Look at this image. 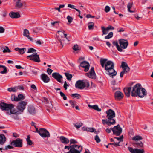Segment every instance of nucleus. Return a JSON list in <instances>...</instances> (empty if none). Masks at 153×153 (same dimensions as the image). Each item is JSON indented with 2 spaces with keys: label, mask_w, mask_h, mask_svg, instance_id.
Here are the masks:
<instances>
[{
  "label": "nucleus",
  "mask_w": 153,
  "mask_h": 153,
  "mask_svg": "<svg viewBox=\"0 0 153 153\" xmlns=\"http://www.w3.org/2000/svg\"><path fill=\"white\" fill-rule=\"evenodd\" d=\"M100 63L102 68H104L110 76L113 77L116 75L117 72L114 69V64L111 61H108L107 59L101 58Z\"/></svg>",
  "instance_id": "obj_1"
},
{
  "label": "nucleus",
  "mask_w": 153,
  "mask_h": 153,
  "mask_svg": "<svg viewBox=\"0 0 153 153\" xmlns=\"http://www.w3.org/2000/svg\"><path fill=\"white\" fill-rule=\"evenodd\" d=\"M141 87L140 84H137L133 87L131 93L132 96H138L140 97L143 98L147 95V92L146 90Z\"/></svg>",
  "instance_id": "obj_2"
},
{
  "label": "nucleus",
  "mask_w": 153,
  "mask_h": 153,
  "mask_svg": "<svg viewBox=\"0 0 153 153\" xmlns=\"http://www.w3.org/2000/svg\"><path fill=\"white\" fill-rule=\"evenodd\" d=\"M14 105L11 104H7L4 102L0 103V108L2 111H7L6 113L8 115L16 114L17 112L15 110H12L14 108Z\"/></svg>",
  "instance_id": "obj_3"
},
{
  "label": "nucleus",
  "mask_w": 153,
  "mask_h": 153,
  "mask_svg": "<svg viewBox=\"0 0 153 153\" xmlns=\"http://www.w3.org/2000/svg\"><path fill=\"white\" fill-rule=\"evenodd\" d=\"M64 31H58L56 35L57 40L60 43L61 45L63 46V45L66 44L65 41H67L68 39L67 37V34L64 33Z\"/></svg>",
  "instance_id": "obj_4"
},
{
  "label": "nucleus",
  "mask_w": 153,
  "mask_h": 153,
  "mask_svg": "<svg viewBox=\"0 0 153 153\" xmlns=\"http://www.w3.org/2000/svg\"><path fill=\"white\" fill-rule=\"evenodd\" d=\"M107 114L106 117L109 121L112 122L114 124L116 123L115 119L114 118L115 117V114L114 111L111 109H109L106 111Z\"/></svg>",
  "instance_id": "obj_5"
},
{
  "label": "nucleus",
  "mask_w": 153,
  "mask_h": 153,
  "mask_svg": "<svg viewBox=\"0 0 153 153\" xmlns=\"http://www.w3.org/2000/svg\"><path fill=\"white\" fill-rule=\"evenodd\" d=\"M75 86L77 89H82L85 87H88L89 86V84L88 81L84 82L82 81L79 80L76 82Z\"/></svg>",
  "instance_id": "obj_6"
},
{
  "label": "nucleus",
  "mask_w": 153,
  "mask_h": 153,
  "mask_svg": "<svg viewBox=\"0 0 153 153\" xmlns=\"http://www.w3.org/2000/svg\"><path fill=\"white\" fill-rule=\"evenodd\" d=\"M71 149L66 153H80L82 149V147L74 144L71 146Z\"/></svg>",
  "instance_id": "obj_7"
},
{
  "label": "nucleus",
  "mask_w": 153,
  "mask_h": 153,
  "mask_svg": "<svg viewBox=\"0 0 153 153\" xmlns=\"http://www.w3.org/2000/svg\"><path fill=\"white\" fill-rule=\"evenodd\" d=\"M27 104V102L25 101H21L18 103L17 107V109L20 114H21L23 112Z\"/></svg>",
  "instance_id": "obj_8"
},
{
  "label": "nucleus",
  "mask_w": 153,
  "mask_h": 153,
  "mask_svg": "<svg viewBox=\"0 0 153 153\" xmlns=\"http://www.w3.org/2000/svg\"><path fill=\"white\" fill-rule=\"evenodd\" d=\"M39 134L42 137L46 138L50 137L49 132L45 129L40 128L39 130Z\"/></svg>",
  "instance_id": "obj_9"
},
{
  "label": "nucleus",
  "mask_w": 153,
  "mask_h": 153,
  "mask_svg": "<svg viewBox=\"0 0 153 153\" xmlns=\"http://www.w3.org/2000/svg\"><path fill=\"white\" fill-rule=\"evenodd\" d=\"M111 129H112L113 134L116 136L120 135L122 132V128L119 124Z\"/></svg>",
  "instance_id": "obj_10"
},
{
  "label": "nucleus",
  "mask_w": 153,
  "mask_h": 153,
  "mask_svg": "<svg viewBox=\"0 0 153 153\" xmlns=\"http://www.w3.org/2000/svg\"><path fill=\"white\" fill-rule=\"evenodd\" d=\"M27 58L37 62H40L39 55L36 53H33L30 55L28 56H27Z\"/></svg>",
  "instance_id": "obj_11"
},
{
  "label": "nucleus",
  "mask_w": 153,
  "mask_h": 153,
  "mask_svg": "<svg viewBox=\"0 0 153 153\" xmlns=\"http://www.w3.org/2000/svg\"><path fill=\"white\" fill-rule=\"evenodd\" d=\"M22 139L18 138L12 141L11 143V144L16 147H22Z\"/></svg>",
  "instance_id": "obj_12"
},
{
  "label": "nucleus",
  "mask_w": 153,
  "mask_h": 153,
  "mask_svg": "<svg viewBox=\"0 0 153 153\" xmlns=\"http://www.w3.org/2000/svg\"><path fill=\"white\" fill-rule=\"evenodd\" d=\"M120 48L123 49L126 48L128 45V41L124 39H120L119 40Z\"/></svg>",
  "instance_id": "obj_13"
},
{
  "label": "nucleus",
  "mask_w": 153,
  "mask_h": 153,
  "mask_svg": "<svg viewBox=\"0 0 153 153\" xmlns=\"http://www.w3.org/2000/svg\"><path fill=\"white\" fill-rule=\"evenodd\" d=\"M85 75L89 78L93 79H95L96 78V75L94 67H91L89 72L86 73Z\"/></svg>",
  "instance_id": "obj_14"
},
{
  "label": "nucleus",
  "mask_w": 153,
  "mask_h": 153,
  "mask_svg": "<svg viewBox=\"0 0 153 153\" xmlns=\"http://www.w3.org/2000/svg\"><path fill=\"white\" fill-rule=\"evenodd\" d=\"M52 77L60 83L61 82L62 76L57 72L53 73L52 74Z\"/></svg>",
  "instance_id": "obj_15"
},
{
  "label": "nucleus",
  "mask_w": 153,
  "mask_h": 153,
  "mask_svg": "<svg viewBox=\"0 0 153 153\" xmlns=\"http://www.w3.org/2000/svg\"><path fill=\"white\" fill-rule=\"evenodd\" d=\"M123 97V94L120 91H117L114 93L115 98L117 100H119L122 99Z\"/></svg>",
  "instance_id": "obj_16"
},
{
  "label": "nucleus",
  "mask_w": 153,
  "mask_h": 153,
  "mask_svg": "<svg viewBox=\"0 0 153 153\" xmlns=\"http://www.w3.org/2000/svg\"><path fill=\"white\" fill-rule=\"evenodd\" d=\"M81 67L84 68V71L85 72L88 71L89 70L90 65L88 62L86 61H83L80 65Z\"/></svg>",
  "instance_id": "obj_17"
},
{
  "label": "nucleus",
  "mask_w": 153,
  "mask_h": 153,
  "mask_svg": "<svg viewBox=\"0 0 153 153\" xmlns=\"http://www.w3.org/2000/svg\"><path fill=\"white\" fill-rule=\"evenodd\" d=\"M41 79L45 83H48L50 79L48 76L45 74H43L41 75Z\"/></svg>",
  "instance_id": "obj_18"
},
{
  "label": "nucleus",
  "mask_w": 153,
  "mask_h": 153,
  "mask_svg": "<svg viewBox=\"0 0 153 153\" xmlns=\"http://www.w3.org/2000/svg\"><path fill=\"white\" fill-rule=\"evenodd\" d=\"M9 16L12 18H17L20 17V15L18 12H10L9 14Z\"/></svg>",
  "instance_id": "obj_19"
},
{
  "label": "nucleus",
  "mask_w": 153,
  "mask_h": 153,
  "mask_svg": "<svg viewBox=\"0 0 153 153\" xmlns=\"http://www.w3.org/2000/svg\"><path fill=\"white\" fill-rule=\"evenodd\" d=\"M60 139L61 143L64 144H67L69 143L70 142L68 139L63 136H61Z\"/></svg>",
  "instance_id": "obj_20"
},
{
  "label": "nucleus",
  "mask_w": 153,
  "mask_h": 153,
  "mask_svg": "<svg viewBox=\"0 0 153 153\" xmlns=\"http://www.w3.org/2000/svg\"><path fill=\"white\" fill-rule=\"evenodd\" d=\"M28 111L30 114H34L36 113L34 108L32 105H29L28 108Z\"/></svg>",
  "instance_id": "obj_21"
},
{
  "label": "nucleus",
  "mask_w": 153,
  "mask_h": 153,
  "mask_svg": "<svg viewBox=\"0 0 153 153\" xmlns=\"http://www.w3.org/2000/svg\"><path fill=\"white\" fill-rule=\"evenodd\" d=\"M123 70L120 72V76L121 77H123L124 74L125 73H128L130 71V68L128 67L126 68H123Z\"/></svg>",
  "instance_id": "obj_22"
},
{
  "label": "nucleus",
  "mask_w": 153,
  "mask_h": 153,
  "mask_svg": "<svg viewBox=\"0 0 153 153\" xmlns=\"http://www.w3.org/2000/svg\"><path fill=\"white\" fill-rule=\"evenodd\" d=\"M134 146L139 148H143V144L142 142L139 141L134 143Z\"/></svg>",
  "instance_id": "obj_23"
},
{
  "label": "nucleus",
  "mask_w": 153,
  "mask_h": 153,
  "mask_svg": "<svg viewBox=\"0 0 153 153\" xmlns=\"http://www.w3.org/2000/svg\"><path fill=\"white\" fill-rule=\"evenodd\" d=\"M131 87H126L123 89V91L125 95L128 97L130 95V92L131 91Z\"/></svg>",
  "instance_id": "obj_24"
},
{
  "label": "nucleus",
  "mask_w": 153,
  "mask_h": 153,
  "mask_svg": "<svg viewBox=\"0 0 153 153\" xmlns=\"http://www.w3.org/2000/svg\"><path fill=\"white\" fill-rule=\"evenodd\" d=\"M6 138L3 134H0V144H3L6 141Z\"/></svg>",
  "instance_id": "obj_25"
},
{
  "label": "nucleus",
  "mask_w": 153,
  "mask_h": 153,
  "mask_svg": "<svg viewBox=\"0 0 153 153\" xmlns=\"http://www.w3.org/2000/svg\"><path fill=\"white\" fill-rule=\"evenodd\" d=\"M102 123L103 125H105V124H107L108 126H110L112 125H114L112 122L108 120V119H102Z\"/></svg>",
  "instance_id": "obj_26"
},
{
  "label": "nucleus",
  "mask_w": 153,
  "mask_h": 153,
  "mask_svg": "<svg viewBox=\"0 0 153 153\" xmlns=\"http://www.w3.org/2000/svg\"><path fill=\"white\" fill-rule=\"evenodd\" d=\"M88 106L90 108L93 109L98 111L100 112L101 111V108H99L98 107V105H88Z\"/></svg>",
  "instance_id": "obj_27"
},
{
  "label": "nucleus",
  "mask_w": 153,
  "mask_h": 153,
  "mask_svg": "<svg viewBox=\"0 0 153 153\" xmlns=\"http://www.w3.org/2000/svg\"><path fill=\"white\" fill-rule=\"evenodd\" d=\"M7 72V68L4 66L0 65V73L4 74Z\"/></svg>",
  "instance_id": "obj_28"
},
{
  "label": "nucleus",
  "mask_w": 153,
  "mask_h": 153,
  "mask_svg": "<svg viewBox=\"0 0 153 153\" xmlns=\"http://www.w3.org/2000/svg\"><path fill=\"white\" fill-rule=\"evenodd\" d=\"M112 43L114 46H116V48L118 51L120 52H122L123 51V49L120 48V46L118 45L117 42V41H113Z\"/></svg>",
  "instance_id": "obj_29"
},
{
  "label": "nucleus",
  "mask_w": 153,
  "mask_h": 153,
  "mask_svg": "<svg viewBox=\"0 0 153 153\" xmlns=\"http://www.w3.org/2000/svg\"><path fill=\"white\" fill-rule=\"evenodd\" d=\"M23 6V4L21 3L20 0H18L16 3L15 7L16 9L22 8Z\"/></svg>",
  "instance_id": "obj_30"
},
{
  "label": "nucleus",
  "mask_w": 153,
  "mask_h": 153,
  "mask_svg": "<svg viewBox=\"0 0 153 153\" xmlns=\"http://www.w3.org/2000/svg\"><path fill=\"white\" fill-rule=\"evenodd\" d=\"M15 50L16 51H18L20 54H23L26 51V48H25L20 49L18 48H16Z\"/></svg>",
  "instance_id": "obj_31"
},
{
  "label": "nucleus",
  "mask_w": 153,
  "mask_h": 153,
  "mask_svg": "<svg viewBox=\"0 0 153 153\" xmlns=\"http://www.w3.org/2000/svg\"><path fill=\"white\" fill-rule=\"evenodd\" d=\"M142 139V138L141 136L139 135H137L134 137L132 138V140H133L135 141L136 142L139 141V140Z\"/></svg>",
  "instance_id": "obj_32"
},
{
  "label": "nucleus",
  "mask_w": 153,
  "mask_h": 153,
  "mask_svg": "<svg viewBox=\"0 0 153 153\" xmlns=\"http://www.w3.org/2000/svg\"><path fill=\"white\" fill-rule=\"evenodd\" d=\"M133 4V2H130L127 5V7L128 8V12H129L131 13H134V11H131L130 10Z\"/></svg>",
  "instance_id": "obj_33"
},
{
  "label": "nucleus",
  "mask_w": 153,
  "mask_h": 153,
  "mask_svg": "<svg viewBox=\"0 0 153 153\" xmlns=\"http://www.w3.org/2000/svg\"><path fill=\"white\" fill-rule=\"evenodd\" d=\"M82 123L81 122H78L76 123L73 124L74 126L77 129L79 128L82 125Z\"/></svg>",
  "instance_id": "obj_34"
},
{
  "label": "nucleus",
  "mask_w": 153,
  "mask_h": 153,
  "mask_svg": "<svg viewBox=\"0 0 153 153\" xmlns=\"http://www.w3.org/2000/svg\"><path fill=\"white\" fill-rule=\"evenodd\" d=\"M94 25V23L93 22H89L88 23V25L89 30H91L93 29Z\"/></svg>",
  "instance_id": "obj_35"
},
{
  "label": "nucleus",
  "mask_w": 153,
  "mask_h": 153,
  "mask_svg": "<svg viewBox=\"0 0 153 153\" xmlns=\"http://www.w3.org/2000/svg\"><path fill=\"white\" fill-rule=\"evenodd\" d=\"M65 74L68 80L70 81L71 80L72 76L71 74H69L68 73H65Z\"/></svg>",
  "instance_id": "obj_36"
},
{
  "label": "nucleus",
  "mask_w": 153,
  "mask_h": 153,
  "mask_svg": "<svg viewBox=\"0 0 153 153\" xmlns=\"http://www.w3.org/2000/svg\"><path fill=\"white\" fill-rule=\"evenodd\" d=\"M3 48V52L4 53H10L11 52V51L8 48V47L7 46H5L4 47L1 48V49Z\"/></svg>",
  "instance_id": "obj_37"
},
{
  "label": "nucleus",
  "mask_w": 153,
  "mask_h": 153,
  "mask_svg": "<svg viewBox=\"0 0 153 153\" xmlns=\"http://www.w3.org/2000/svg\"><path fill=\"white\" fill-rule=\"evenodd\" d=\"M23 35L26 37H29V31L27 29H25L24 30Z\"/></svg>",
  "instance_id": "obj_38"
},
{
  "label": "nucleus",
  "mask_w": 153,
  "mask_h": 153,
  "mask_svg": "<svg viewBox=\"0 0 153 153\" xmlns=\"http://www.w3.org/2000/svg\"><path fill=\"white\" fill-rule=\"evenodd\" d=\"M26 140L28 145H31L33 143L30 140V135L27 136Z\"/></svg>",
  "instance_id": "obj_39"
},
{
  "label": "nucleus",
  "mask_w": 153,
  "mask_h": 153,
  "mask_svg": "<svg viewBox=\"0 0 153 153\" xmlns=\"http://www.w3.org/2000/svg\"><path fill=\"white\" fill-rule=\"evenodd\" d=\"M7 90L8 91L10 92H15L17 91V88L16 87L13 88H9L7 89Z\"/></svg>",
  "instance_id": "obj_40"
},
{
  "label": "nucleus",
  "mask_w": 153,
  "mask_h": 153,
  "mask_svg": "<svg viewBox=\"0 0 153 153\" xmlns=\"http://www.w3.org/2000/svg\"><path fill=\"white\" fill-rule=\"evenodd\" d=\"M68 7L71 8L75 9L76 11L79 12V14L80 13V11L79 10L75 8V6L74 5L69 4H68Z\"/></svg>",
  "instance_id": "obj_41"
},
{
  "label": "nucleus",
  "mask_w": 153,
  "mask_h": 153,
  "mask_svg": "<svg viewBox=\"0 0 153 153\" xmlns=\"http://www.w3.org/2000/svg\"><path fill=\"white\" fill-rule=\"evenodd\" d=\"M101 29L103 34H106L108 33V30H107L106 28H105L104 27H101Z\"/></svg>",
  "instance_id": "obj_42"
},
{
  "label": "nucleus",
  "mask_w": 153,
  "mask_h": 153,
  "mask_svg": "<svg viewBox=\"0 0 153 153\" xmlns=\"http://www.w3.org/2000/svg\"><path fill=\"white\" fill-rule=\"evenodd\" d=\"M69 102L73 108H74L76 105V102L75 101L71 100L69 101Z\"/></svg>",
  "instance_id": "obj_43"
},
{
  "label": "nucleus",
  "mask_w": 153,
  "mask_h": 153,
  "mask_svg": "<svg viewBox=\"0 0 153 153\" xmlns=\"http://www.w3.org/2000/svg\"><path fill=\"white\" fill-rule=\"evenodd\" d=\"M17 97L18 100H18V101L22 100L25 98V97L22 94H21L18 95Z\"/></svg>",
  "instance_id": "obj_44"
},
{
  "label": "nucleus",
  "mask_w": 153,
  "mask_h": 153,
  "mask_svg": "<svg viewBox=\"0 0 153 153\" xmlns=\"http://www.w3.org/2000/svg\"><path fill=\"white\" fill-rule=\"evenodd\" d=\"M113 33L112 32H110L109 33L108 35L105 37V39H109L111 38L113 36Z\"/></svg>",
  "instance_id": "obj_45"
},
{
  "label": "nucleus",
  "mask_w": 153,
  "mask_h": 153,
  "mask_svg": "<svg viewBox=\"0 0 153 153\" xmlns=\"http://www.w3.org/2000/svg\"><path fill=\"white\" fill-rule=\"evenodd\" d=\"M135 153H144V151L143 149H139L136 148Z\"/></svg>",
  "instance_id": "obj_46"
},
{
  "label": "nucleus",
  "mask_w": 153,
  "mask_h": 153,
  "mask_svg": "<svg viewBox=\"0 0 153 153\" xmlns=\"http://www.w3.org/2000/svg\"><path fill=\"white\" fill-rule=\"evenodd\" d=\"M128 148L129 151L131 153H135L136 149H134L132 147H128Z\"/></svg>",
  "instance_id": "obj_47"
},
{
  "label": "nucleus",
  "mask_w": 153,
  "mask_h": 153,
  "mask_svg": "<svg viewBox=\"0 0 153 153\" xmlns=\"http://www.w3.org/2000/svg\"><path fill=\"white\" fill-rule=\"evenodd\" d=\"M88 132H94L95 133H97L96 131V130L94 128H88Z\"/></svg>",
  "instance_id": "obj_48"
},
{
  "label": "nucleus",
  "mask_w": 153,
  "mask_h": 153,
  "mask_svg": "<svg viewBox=\"0 0 153 153\" xmlns=\"http://www.w3.org/2000/svg\"><path fill=\"white\" fill-rule=\"evenodd\" d=\"M71 96L75 98H76L77 99H79L81 97V96L80 94L77 93L72 94Z\"/></svg>",
  "instance_id": "obj_49"
},
{
  "label": "nucleus",
  "mask_w": 153,
  "mask_h": 153,
  "mask_svg": "<svg viewBox=\"0 0 153 153\" xmlns=\"http://www.w3.org/2000/svg\"><path fill=\"white\" fill-rule=\"evenodd\" d=\"M36 50L33 48H30L28 49V51L27 52L28 53H32L35 52Z\"/></svg>",
  "instance_id": "obj_50"
},
{
  "label": "nucleus",
  "mask_w": 153,
  "mask_h": 153,
  "mask_svg": "<svg viewBox=\"0 0 153 153\" xmlns=\"http://www.w3.org/2000/svg\"><path fill=\"white\" fill-rule=\"evenodd\" d=\"M121 67L122 68L128 67V65L126 62H122L121 63Z\"/></svg>",
  "instance_id": "obj_51"
},
{
  "label": "nucleus",
  "mask_w": 153,
  "mask_h": 153,
  "mask_svg": "<svg viewBox=\"0 0 153 153\" xmlns=\"http://www.w3.org/2000/svg\"><path fill=\"white\" fill-rule=\"evenodd\" d=\"M95 140L96 141V142L97 143H98L100 142L101 140L99 138V136L97 135L95 137Z\"/></svg>",
  "instance_id": "obj_52"
},
{
  "label": "nucleus",
  "mask_w": 153,
  "mask_h": 153,
  "mask_svg": "<svg viewBox=\"0 0 153 153\" xmlns=\"http://www.w3.org/2000/svg\"><path fill=\"white\" fill-rule=\"evenodd\" d=\"M11 99L12 101H18V100H18L17 97L15 96L14 95H12L11 97Z\"/></svg>",
  "instance_id": "obj_53"
},
{
  "label": "nucleus",
  "mask_w": 153,
  "mask_h": 153,
  "mask_svg": "<svg viewBox=\"0 0 153 153\" xmlns=\"http://www.w3.org/2000/svg\"><path fill=\"white\" fill-rule=\"evenodd\" d=\"M16 88H17V91L18 90H24V87L22 85H20L16 87Z\"/></svg>",
  "instance_id": "obj_54"
},
{
  "label": "nucleus",
  "mask_w": 153,
  "mask_h": 153,
  "mask_svg": "<svg viewBox=\"0 0 153 153\" xmlns=\"http://www.w3.org/2000/svg\"><path fill=\"white\" fill-rule=\"evenodd\" d=\"M105 11L106 12L108 13L109 12L110 10V7L108 6H106L105 7Z\"/></svg>",
  "instance_id": "obj_55"
},
{
  "label": "nucleus",
  "mask_w": 153,
  "mask_h": 153,
  "mask_svg": "<svg viewBox=\"0 0 153 153\" xmlns=\"http://www.w3.org/2000/svg\"><path fill=\"white\" fill-rule=\"evenodd\" d=\"M67 18L69 22L70 23L73 20V18L71 17H70L69 16H67Z\"/></svg>",
  "instance_id": "obj_56"
},
{
  "label": "nucleus",
  "mask_w": 153,
  "mask_h": 153,
  "mask_svg": "<svg viewBox=\"0 0 153 153\" xmlns=\"http://www.w3.org/2000/svg\"><path fill=\"white\" fill-rule=\"evenodd\" d=\"M13 146H12L10 145H8L7 146H6L5 147V148L4 150H7L8 149H13Z\"/></svg>",
  "instance_id": "obj_57"
},
{
  "label": "nucleus",
  "mask_w": 153,
  "mask_h": 153,
  "mask_svg": "<svg viewBox=\"0 0 153 153\" xmlns=\"http://www.w3.org/2000/svg\"><path fill=\"white\" fill-rule=\"evenodd\" d=\"M70 144H75L77 143V142L74 139H71L70 140Z\"/></svg>",
  "instance_id": "obj_58"
},
{
  "label": "nucleus",
  "mask_w": 153,
  "mask_h": 153,
  "mask_svg": "<svg viewBox=\"0 0 153 153\" xmlns=\"http://www.w3.org/2000/svg\"><path fill=\"white\" fill-rule=\"evenodd\" d=\"M114 138L117 139L119 141L121 142L123 140V135L120 136V137H115Z\"/></svg>",
  "instance_id": "obj_59"
},
{
  "label": "nucleus",
  "mask_w": 153,
  "mask_h": 153,
  "mask_svg": "<svg viewBox=\"0 0 153 153\" xmlns=\"http://www.w3.org/2000/svg\"><path fill=\"white\" fill-rule=\"evenodd\" d=\"M73 49L74 51H76L79 50L78 46L77 45H74L73 47Z\"/></svg>",
  "instance_id": "obj_60"
},
{
  "label": "nucleus",
  "mask_w": 153,
  "mask_h": 153,
  "mask_svg": "<svg viewBox=\"0 0 153 153\" xmlns=\"http://www.w3.org/2000/svg\"><path fill=\"white\" fill-rule=\"evenodd\" d=\"M53 71V70H51V69L49 68H48L47 69V72L49 75H50L51 74Z\"/></svg>",
  "instance_id": "obj_61"
},
{
  "label": "nucleus",
  "mask_w": 153,
  "mask_h": 153,
  "mask_svg": "<svg viewBox=\"0 0 153 153\" xmlns=\"http://www.w3.org/2000/svg\"><path fill=\"white\" fill-rule=\"evenodd\" d=\"M107 28V30H114V28L113 26L111 25L108 26L106 28Z\"/></svg>",
  "instance_id": "obj_62"
},
{
  "label": "nucleus",
  "mask_w": 153,
  "mask_h": 153,
  "mask_svg": "<svg viewBox=\"0 0 153 153\" xmlns=\"http://www.w3.org/2000/svg\"><path fill=\"white\" fill-rule=\"evenodd\" d=\"M117 32H123L125 31V30L123 28H121L119 29H117Z\"/></svg>",
  "instance_id": "obj_63"
},
{
  "label": "nucleus",
  "mask_w": 153,
  "mask_h": 153,
  "mask_svg": "<svg viewBox=\"0 0 153 153\" xmlns=\"http://www.w3.org/2000/svg\"><path fill=\"white\" fill-rule=\"evenodd\" d=\"M69 85L67 84V82L66 81H65L64 82V88L65 90H66L67 88V87H68Z\"/></svg>",
  "instance_id": "obj_64"
}]
</instances>
